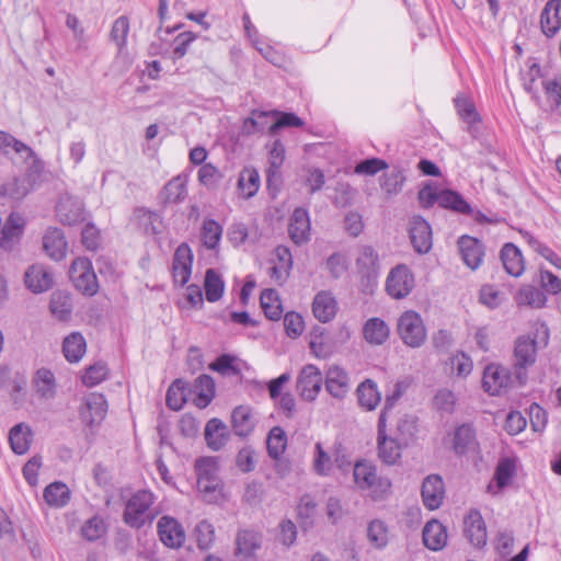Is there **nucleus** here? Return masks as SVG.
I'll return each instance as SVG.
<instances>
[{
  "instance_id": "4be33fe9",
  "label": "nucleus",
  "mask_w": 561,
  "mask_h": 561,
  "mask_svg": "<svg viewBox=\"0 0 561 561\" xmlns=\"http://www.w3.org/2000/svg\"><path fill=\"white\" fill-rule=\"evenodd\" d=\"M57 216L64 225H76L83 220L82 203L71 196H64L56 207Z\"/></svg>"
},
{
  "instance_id": "13d9d810",
  "label": "nucleus",
  "mask_w": 561,
  "mask_h": 561,
  "mask_svg": "<svg viewBox=\"0 0 561 561\" xmlns=\"http://www.w3.org/2000/svg\"><path fill=\"white\" fill-rule=\"evenodd\" d=\"M367 538L377 549H382L388 543V528L379 519L371 520L367 527Z\"/></svg>"
},
{
  "instance_id": "b1692460",
  "label": "nucleus",
  "mask_w": 561,
  "mask_h": 561,
  "mask_svg": "<svg viewBox=\"0 0 561 561\" xmlns=\"http://www.w3.org/2000/svg\"><path fill=\"white\" fill-rule=\"evenodd\" d=\"M26 287L35 294L48 290L53 285V276L49 271L39 264L32 265L24 276Z\"/></svg>"
},
{
  "instance_id": "9d476101",
  "label": "nucleus",
  "mask_w": 561,
  "mask_h": 561,
  "mask_svg": "<svg viewBox=\"0 0 561 561\" xmlns=\"http://www.w3.org/2000/svg\"><path fill=\"white\" fill-rule=\"evenodd\" d=\"M79 413L85 425L90 427L99 425L107 413V402L105 397L101 393L89 394L84 399Z\"/></svg>"
},
{
  "instance_id": "6e6552de",
  "label": "nucleus",
  "mask_w": 561,
  "mask_h": 561,
  "mask_svg": "<svg viewBox=\"0 0 561 561\" xmlns=\"http://www.w3.org/2000/svg\"><path fill=\"white\" fill-rule=\"evenodd\" d=\"M160 541L170 549H180L186 539L183 526L171 516H162L157 523Z\"/></svg>"
},
{
  "instance_id": "49530a36",
  "label": "nucleus",
  "mask_w": 561,
  "mask_h": 561,
  "mask_svg": "<svg viewBox=\"0 0 561 561\" xmlns=\"http://www.w3.org/2000/svg\"><path fill=\"white\" fill-rule=\"evenodd\" d=\"M516 302L518 306L542 308L547 302V297L545 293L537 287L524 286L516 295Z\"/></svg>"
},
{
  "instance_id": "72a5a7b5",
  "label": "nucleus",
  "mask_w": 561,
  "mask_h": 561,
  "mask_svg": "<svg viewBox=\"0 0 561 561\" xmlns=\"http://www.w3.org/2000/svg\"><path fill=\"white\" fill-rule=\"evenodd\" d=\"M228 430L225 423L218 419H211L205 426V439L213 450L221 449L228 442Z\"/></svg>"
},
{
  "instance_id": "39448f33",
  "label": "nucleus",
  "mask_w": 561,
  "mask_h": 561,
  "mask_svg": "<svg viewBox=\"0 0 561 561\" xmlns=\"http://www.w3.org/2000/svg\"><path fill=\"white\" fill-rule=\"evenodd\" d=\"M69 277L73 286L83 295L93 296L98 293V278L89 259H76L70 266Z\"/></svg>"
},
{
  "instance_id": "5fc2aeb1",
  "label": "nucleus",
  "mask_w": 561,
  "mask_h": 561,
  "mask_svg": "<svg viewBox=\"0 0 561 561\" xmlns=\"http://www.w3.org/2000/svg\"><path fill=\"white\" fill-rule=\"evenodd\" d=\"M165 401L171 410H181L186 402V383L181 379L173 381L167 391Z\"/></svg>"
},
{
  "instance_id": "8fccbe9b",
  "label": "nucleus",
  "mask_w": 561,
  "mask_h": 561,
  "mask_svg": "<svg viewBox=\"0 0 561 561\" xmlns=\"http://www.w3.org/2000/svg\"><path fill=\"white\" fill-rule=\"evenodd\" d=\"M260 301L265 316L270 320L276 321L280 319L283 309L278 294L275 289L263 290L260 297Z\"/></svg>"
},
{
  "instance_id": "774afa93",
  "label": "nucleus",
  "mask_w": 561,
  "mask_h": 561,
  "mask_svg": "<svg viewBox=\"0 0 561 561\" xmlns=\"http://www.w3.org/2000/svg\"><path fill=\"white\" fill-rule=\"evenodd\" d=\"M450 365L453 373L456 376L465 378L472 371L473 363L469 356H467L463 352L456 353L450 358Z\"/></svg>"
},
{
  "instance_id": "09e8293b",
  "label": "nucleus",
  "mask_w": 561,
  "mask_h": 561,
  "mask_svg": "<svg viewBox=\"0 0 561 561\" xmlns=\"http://www.w3.org/2000/svg\"><path fill=\"white\" fill-rule=\"evenodd\" d=\"M222 236V227L214 219H206L201 230V240L205 248L215 250L218 248Z\"/></svg>"
},
{
  "instance_id": "4d7b16f0",
  "label": "nucleus",
  "mask_w": 561,
  "mask_h": 561,
  "mask_svg": "<svg viewBox=\"0 0 561 561\" xmlns=\"http://www.w3.org/2000/svg\"><path fill=\"white\" fill-rule=\"evenodd\" d=\"M197 490L206 503L215 504L222 500L221 479L215 481H197Z\"/></svg>"
},
{
  "instance_id": "052dcab7",
  "label": "nucleus",
  "mask_w": 561,
  "mask_h": 561,
  "mask_svg": "<svg viewBox=\"0 0 561 561\" xmlns=\"http://www.w3.org/2000/svg\"><path fill=\"white\" fill-rule=\"evenodd\" d=\"M106 531V525L103 518L93 516L88 519L81 527V535L89 541L101 538Z\"/></svg>"
},
{
  "instance_id": "c756f323",
  "label": "nucleus",
  "mask_w": 561,
  "mask_h": 561,
  "mask_svg": "<svg viewBox=\"0 0 561 561\" xmlns=\"http://www.w3.org/2000/svg\"><path fill=\"white\" fill-rule=\"evenodd\" d=\"M363 335L367 343L381 345L389 339L390 329L382 319L370 318L363 327Z\"/></svg>"
},
{
  "instance_id": "f3484780",
  "label": "nucleus",
  "mask_w": 561,
  "mask_h": 561,
  "mask_svg": "<svg viewBox=\"0 0 561 561\" xmlns=\"http://www.w3.org/2000/svg\"><path fill=\"white\" fill-rule=\"evenodd\" d=\"M310 218L305 208H296L289 218L288 234L291 241L298 245L310 240Z\"/></svg>"
},
{
  "instance_id": "c9c22d12",
  "label": "nucleus",
  "mask_w": 561,
  "mask_h": 561,
  "mask_svg": "<svg viewBox=\"0 0 561 561\" xmlns=\"http://www.w3.org/2000/svg\"><path fill=\"white\" fill-rule=\"evenodd\" d=\"M476 446V432L470 425L462 424L455 430L453 449L457 455L467 454L473 450Z\"/></svg>"
},
{
  "instance_id": "864d4df0",
  "label": "nucleus",
  "mask_w": 561,
  "mask_h": 561,
  "mask_svg": "<svg viewBox=\"0 0 561 561\" xmlns=\"http://www.w3.org/2000/svg\"><path fill=\"white\" fill-rule=\"evenodd\" d=\"M205 295L209 302L218 301L225 290V282L220 275L213 268L206 271L205 274Z\"/></svg>"
},
{
  "instance_id": "c85d7f7f",
  "label": "nucleus",
  "mask_w": 561,
  "mask_h": 561,
  "mask_svg": "<svg viewBox=\"0 0 561 561\" xmlns=\"http://www.w3.org/2000/svg\"><path fill=\"white\" fill-rule=\"evenodd\" d=\"M33 386L36 394L44 400L55 398L57 391V383L55 375L47 368H39L34 378Z\"/></svg>"
},
{
  "instance_id": "0eeeda50",
  "label": "nucleus",
  "mask_w": 561,
  "mask_h": 561,
  "mask_svg": "<svg viewBox=\"0 0 561 561\" xmlns=\"http://www.w3.org/2000/svg\"><path fill=\"white\" fill-rule=\"evenodd\" d=\"M322 383L321 370L313 364H307L298 374L296 388L301 399L312 402L319 396Z\"/></svg>"
},
{
  "instance_id": "ea45409f",
  "label": "nucleus",
  "mask_w": 561,
  "mask_h": 561,
  "mask_svg": "<svg viewBox=\"0 0 561 561\" xmlns=\"http://www.w3.org/2000/svg\"><path fill=\"white\" fill-rule=\"evenodd\" d=\"M261 536L254 530H241L236 538V553L251 557L261 547Z\"/></svg>"
},
{
  "instance_id": "6ab92c4d",
  "label": "nucleus",
  "mask_w": 561,
  "mask_h": 561,
  "mask_svg": "<svg viewBox=\"0 0 561 561\" xmlns=\"http://www.w3.org/2000/svg\"><path fill=\"white\" fill-rule=\"evenodd\" d=\"M540 26L547 37L554 36L561 28V0H549L540 14Z\"/></svg>"
},
{
  "instance_id": "cd10ccee",
  "label": "nucleus",
  "mask_w": 561,
  "mask_h": 561,
  "mask_svg": "<svg viewBox=\"0 0 561 561\" xmlns=\"http://www.w3.org/2000/svg\"><path fill=\"white\" fill-rule=\"evenodd\" d=\"M260 174L253 167L243 168L238 176L237 190L239 195L249 199L253 197L260 188Z\"/></svg>"
},
{
  "instance_id": "20e7f679",
  "label": "nucleus",
  "mask_w": 561,
  "mask_h": 561,
  "mask_svg": "<svg viewBox=\"0 0 561 561\" xmlns=\"http://www.w3.org/2000/svg\"><path fill=\"white\" fill-rule=\"evenodd\" d=\"M397 331L402 342L412 348L421 347L427 337L424 321L414 310H407L399 317Z\"/></svg>"
},
{
  "instance_id": "338daca9",
  "label": "nucleus",
  "mask_w": 561,
  "mask_h": 561,
  "mask_svg": "<svg viewBox=\"0 0 561 561\" xmlns=\"http://www.w3.org/2000/svg\"><path fill=\"white\" fill-rule=\"evenodd\" d=\"M195 533L198 548L202 550L208 549L215 538L213 525L207 520H202L197 524Z\"/></svg>"
},
{
  "instance_id": "de8ad7c7",
  "label": "nucleus",
  "mask_w": 561,
  "mask_h": 561,
  "mask_svg": "<svg viewBox=\"0 0 561 561\" xmlns=\"http://www.w3.org/2000/svg\"><path fill=\"white\" fill-rule=\"evenodd\" d=\"M197 481L219 480V465L216 457H201L195 461Z\"/></svg>"
},
{
  "instance_id": "ddd939ff",
  "label": "nucleus",
  "mask_w": 561,
  "mask_h": 561,
  "mask_svg": "<svg viewBox=\"0 0 561 561\" xmlns=\"http://www.w3.org/2000/svg\"><path fill=\"white\" fill-rule=\"evenodd\" d=\"M324 385L330 396L344 399L351 389L350 376L343 367L332 365L325 371Z\"/></svg>"
},
{
  "instance_id": "f257e3e1",
  "label": "nucleus",
  "mask_w": 561,
  "mask_h": 561,
  "mask_svg": "<svg viewBox=\"0 0 561 561\" xmlns=\"http://www.w3.org/2000/svg\"><path fill=\"white\" fill-rule=\"evenodd\" d=\"M353 479L355 485L360 491L368 492L375 501L386 499L391 492L390 479L378 476L376 466L367 460H360L354 465Z\"/></svg>"
},
{
  "instance_id": "0e129e2a",
  "label": "nucleus",
  "mask_w": 561,
  "mask_h": 561,
  "mask_svg": "<svg viewBox=\"0 0 561 561\" xmlns=\"http://www.w3.org/2000/svg\"><path fill=\"white\" fill-rule=\"evenodd\" d=\"M237 358L227 354L220 355L215 362L209 365L211 370H215L224 376H234L240 373L237 366Z\"/></svg>"
},
{
  "instance_id": "bb28decb",
  "label": "nucleus",
  "mask_w": 561,
  "mask_h": 561,
  "mask_svg": "<svg viewBox=\"0 0 561 561\" xmlns=\"http://www.w3.org/2000/svg\"><path fill=\"white\" fill-rule=\"evenodd\" d=\"M537 345L534 339L529 336H520L515 344V366L518 368H527L536 362Z\"/></svg>"
},
{
  "instance_id": "a18cd8bd",
  "label": "nucleus",
  "mask_w": 561,
  "mask_h": 561,
  "mask_svg": "<svg viewBox=\"0 0 561 561\" xmlns=\"http://www.w3.org/2000/svg\"><path fill=\"white\" fill-rule=\"evenodd\" d=\"M128 33L129 20L124 15L117 18L111 30V39L117 46V57H122L126 53Z\"/></svg>"
},
{
  "instance_id": "412c9836",
  "label": "nucleus",
  "mask_w": 561,
  "mask_h": 561,
  "mask_svg": "<svg viewBox=\"0 0 561 561\" xmlns=\"http://www.w3.org/2000/svg\"><path fill=\"white\" fill-rule=\"evenodd\" d=\"M516 474V461L512 458H502L499 460L493 481L488 485V492L497 494L502 489L507 486Z\"/></svg>"
},
{
  "instance_id": "f03ea898",
  "label": "nucleus",
  "mask_w": 561,
  "mask_h": 561,
  "mask_svg": "<svg viewBox=\"0 0 561 561\" xmlns=\"http://www.w3.org/2000/svg\"><path fill=\"white\" fill-rule=\"evenodd\" d=\"M154 495L150 491H138L125 504L123 519L131 528H141L150 525L157 512L152 507Z\"/></svg>"
},
{
  "instance_id": "e433bc0d",
  "label": "nucleus",
  "mask_w": 561,
  "mask_h": 561,
  "mask_svg": "<svg viewBox=\"0 0 561 561\" xmlns=\"http://www.w3.org/2000/svg\"><path fill=\"white\" fill-rule=\"evenodd\" d=\"M87 351V343L83 335L79 332H72L65 337L62 352L66 359L70 363H78Z\"/></svg>"
},
{
  "instance_id": "c03bdc74",
  "label": "nucleus",
  "mask_w": 561,
  "mask_h": 561,
  "mask_svg": "<svg viewBox=\"0 0 561 561\" xmlns=\"http://www.w3.org/2000/svg\"><path fill=\"white\" fill-rule=\"evenodd\" d=\"M438 205L459 214L469 215L471 213V207L463 197L459 193L450 190L439 191Z\"/></svg>"
},
{
  "instance_id": "9b49d317",
  "label": "nucleus",
  "mask_w": 561,
  "mask_h": 561,
  "mask_svg": "<svg viewBox=\"0 0 561 561\" xmlns=\"http://www.w3.org/2000/svg\"><path fill=\"white\" fill-rule=\"evenodd\" d=\"M25 219L19 213H11L0 233V248L12 251L20 243L24 233Z\"/></svg>"
},
{
  "instance_id": "a19ab883",
  "label": "nucleus",
  "mask_w": 561,
  "mask_h": 561,
  "mask_svg": "<svg viewBox=\"0 0 561 561\" xmlns=\"http://www.w3.org/2000/svg\"><path fill=\"white\" fill-rule=\"evenodd\" d=\"M44 500L50 507L60 508L70 501V490L62 482H54L44 490Z\"/></svg>"
},
{
  "instance_id": "58836bf2",
  "label": "nucleus",
  "mask_w": 561,
  "mask_h": 561,
  "mask_svg": "<svg viewBox=\"0 0 561 561\" xmlns=\"http://www.w3.org/2000/svg\"><path fill=\"white\" fill-rule=\"evenodd\" d=\"M272 116V111H253L250 117H247L241 126V133L243 135L250 136L259 133L268 131L270 117Z\"/></svg>"
},
{
  "instance_id": "6e6d98bb",
  "label": "nucleus",
  "mask_w": 561,
  "mask_h": 561,
  "mask_svg": "<svg viewBox=\"0 0 561 561\" xmlns=\"http://www.w3.org/2000/svg\"><path fill=\"white\" fill-rule=\"evenodd\" d=\"M334 461L332 457L323 449L321 443L314 446L312 468L321 477H329L333 470Z\"/></svg>"
},
{
  "instance_id": "2f4dec72",
  "label": "nucleus",
  "mask_w": 561,
  "mask_h": 561,
  "mask_svg": "<svg viewBox=\"0 0 561 561\" xmlns=\"http://www.w3.org/2000/svg\"><path fill=\"white\" fill-rule=\"evenodd\" d=\"M194 403L197 408H206L215 397V381L208 375H201L193 385Z\"/></svg>"
},
{
  "instance_id": "aec40b11",
  "label": "nucleus",
  "mask_w": 561,
  "mask_h": 561,
  "mask_svg": "<svg viewBox=\"0 0 561 561\" xmlns=\"http://www.w3.org/2000/svg\"><path fill=\"white\" fill-rule=\"evenodd\" d=\"M313 316L322 323L331 321L337 312V301L329 290L319 291L312 302Z\"/></svg>"
},
{
  "instance_id": "dca6fc26",
  "label": "nucleus",
  "mask_w": 561,
  "mask_h": 561,
  "mask_svg": "<svg viewBox=\"0 0 561 561\" xmlns=\"http://www.w3.org/2000/svg\"><path fill=\"white\" fill-rule=\"evenodd\" d=\"M510 374L503 366L491 364L483 371L482 387L491 396H497L508 387Z\"/></svg>"
},
{
  "instance_id": "7ed1b4c3",
  "label": "nucleus",
  "mask_w": 561,
  "mask_h": 561,
  "mask_svg": "<svg viewBox=\"0 0 561 561\" xmlns=\"http://www.w3.org/2000/svg\"><path fill=\"white\" fill-rule=\"evenodd\" d=\"M356 268L364 293L371 294L380 275L379 255L370 245H362L356 257Z\"/></svg>"
},
{
  "instance_id": "603ef678",
  "label": "nucleus",
  "mask_w": 561,
  "mask_h": 561,
  "mask_svg": "<svg viewBox=\"0 0 561 561\" xmlns=\"http://www.w3.org/2000/svg\"><path fill=\"white\" fill-rule=\"evenodd\" d=\"M50 312L58 320H67L72 311L71 298L64 291H55L51 295L49 304Z\"/></svg>"
},
{
  "instance_id": "a211bd4d",
  "label": "nucleus",
  "mask_w": 561,
  "mask_h": 561,
  "mask_svg": "<svg viewBox=\"0 0 561 561\" xmlns=\"http://www.w3.org/2000/svg\"><path fill=\"white\" fill-rule=\"evenodd\" d=\"M458 248L463 263L471 270H477L483 260L484 249L482 243L472 237L462 236L458 240Z\"/></svg>"
},
{
  "instance_id": "a878e982",
  "label": "nucleus",
  "mask_w": 561,
  "mask_h": 561,
  "mask_svg": "<svg viewBox=\"0 0 561 561\" xmlns=\"http://www.w3.org/2000/svg\"><path fill=\"white\" fill-rule=\"evenodd\" d=\"M43 247L45 252L56 261L65 257L67 242L62 231L58 228H48L43 237Z\"/></svg>"
},
{
  "instance_id": "37998d69",
  "label": "nucleus",
  "mask_w": 561,
  "mask_h": 561,
  "mask_svg": "<svg viewBox=\"0 0 561 561\" xmlns=\"http://www.w3.org/2000/svg\"><path fill=\"white\" fill-rule=\"evenodd\" d=\"M285 160V147L280 140H275L268 149V169L267 182L271 183L274 179L279 178V169Z\"/></svg>"
},
{
  "instance_id": "4c0bfd02",
  "label": "nucleus",
  "mask_w": 561,
  "mask_h": 561,
  "mask_svg": "<svg viewBox=\"0 0 561 561\" xmlns=\"http://www.w3.org/2000/svg\"><path fill=\"white\" fill-rule=\"evenodd\" d=\"M9 442L12 450L18 455L25 454L31 446L32 431L21 423L13 426L9 433Z\"/></svg>"
},
{
  "instance_id": "5701e85b",
  "label": "nucleus",
  "mask_w": 561,
  "mask_h": 561,
  "mask_svg": "<svg viewBox=\"0 0 561 561\" xmlns=\"http://www.w3.org/2000/svg\"><path fill=\"white\" fill-rule=\"evenodd\" d=\"M504 270L513 277H519L525 271L522 251L511 242L505 243L500 252Z\"/></svg>"
},
{
  "instance_id": "7c9ffc66",
  "label": "nucleus",
  "mask_w": 561,
  "mask_h": 561,
  "mask_svg": "<svg viewBox=\"0 0 561 561\" xmlns=\"http://www.w3.org/2000/svg\"><path fill=\"white\" fill-rule=\"evenodd\" d=\"M0 151L7 156L14 152L24 161L35 158V152L31 147L10 133L2 130H0Z\"/></svg>"
},
{
  "instance_id": "e2e57ef3",
  "label": "nucleus",
  "mask_w": 561,
  "mask_h": 561,
  "mask_svg": "<svg viewBox=\"0 0 561 561\" xmlns=\"http://www.w3.org/2000/svg\"><path fill=\"white\" fill-rule=\"evenodd\" d=\"M107 374V366L102 362H98L85 369L82 376V382L87 387H94L102 382L106 378Z\"/></svg>"
},
{
  "instance_id": "79ce46f5",
  "label": "nucleus",
  "mask_w": 561,
  "mask_h": 561,
  "mask_svg": "<svg viewBox=\"0 0 561 561\" xmlns=\"http://www.w3.org/2000/svg\"><path fill=\"white\" fill-rule=\"evenodd\" d=\"M232 427L238 436L245 437L252 433L254 428V420L247 407H238L233 410Z\"/></svg>"
},
{
  "instance_id": "393cba45",
  "label": "nucleus",
  "mask_w": 561,
  "mask_h": 561,
  "mask_svg": "<svg viewBox=\"0 0 561 561\" xmlns=\"http://www.w3.org/2000/svg\"><path fill=\"white\" fill-rule=\"evenodd\" d=\"M423 542L433 551L442 550L447 542V531L442 523L436 519L427 522L423 528Z\"/></svg>"
},
{
  "instance_id": "69168bd1",
  "label": "nucleus",
  "mask_w": 561,
  "mask_h": 561,
  "mask_svg": "<svg viewBox=\"0 0 561 561\" xmlns=\"http://www.w3.org/2000/svg\"><path fill=\"white\" fill-rule=\"evenodd\" d=\"M325 268L329 271L333 278L337 279L347 272V257L340 252L333 253L328 257L325 262Z\"/></svg>"
},
{
  "instance_id": "f704fd0d",
  "label": "nucleus",
  "mask_w": 561,
  "mask_h": 561,
  "mask_svg": "<svg viewBox=\"0 0 561 561\" xmlns=\"http://www.w3.org/2000/svg\"><path fill=\"white\" fill-rule=\"evenodd\" d=\"M187 174H179L171 179L163 187L162 196L165 203L178 204L187 196Z\"/></svg>"
},
{
  "instance_id": "3c124183",
  "label": "nucleus",
  "mask_w": 561,
  "mask_h": 561,
  "mask_svg": "<svg viewBox=\"0 0 561 561\" xmlns=\"http://www.w3.org/2000/svg\"><path fill=\"white\" fill-rule=\"evenodd\" d=\"M287 447V436L285 431L279 426H274L268 432L266 438V448L270 457L278 459Z\"/></svg>"
},
{
  "instance_id": "f8f14e48",
  "label": "nucleus",
  "mask_w": 561,
  "mask_h": 561,
  "mask_svg": "<svg viewBox=\"0 0 561 561\" xmlns=\"http://www.w3.org/2000/svg\"><path fill=\"white\" fill-rule=\"evenodd\" d=\"M411 243L417 253L424 254L432 249V229L430 224L421 216H413L409 228Z\"/></svg>"
},
{
  "instance_id": "bf43d9fd",
  "label": "nucleus",
  "mask_w": 561,
  "mask_h": 561,
  "mask_svg": "<svg viewBox=\"0 0 561 561\" xmlns=\"http://www.w3.org/2000/svg\"><path fill=\"white\" fill-rule=\"evenodd\" d=\"M222 179V174L213 163H204L197 172V180L201 185L207 188H215Z\"/></svg>"
},
{
  "instance_id": "1a4fd4ad",
  "label": "nucleus",
  "mask_w": 561,
  "mask_h": 561,
  "mask_svg": "<svg viewBox=\"0 0 561 561\" xmlns=\"http://www.w3.org/2000/svg\"><path fill=\"white\" fill-rule=\"evenodd\" d=\"M386 412H380L378 420V456L380 460L389 466L394 465L401 458V446L396 439L386 435Z\"/></svg>"
},
{
  "instance_id": "680f3d73",
  "label": "nucleus",
  "mask_w": 561,
  "mask_h": 561,
  "mask_svg": "<svg viewBox=\"0 0 561 561\" xmlns=\"http://www.w3.org/2000/svg\"><path fill=\"white\" fill-rule=\"evenodd\" d=\"M272 116H278V118L268 127V134L271 135H275L278 129L284 127H301L304 125L302 119L294 113L272 111Z\"/></svg>"
},
{
  "instance_id": "473e14b6",
  "label": "nucleus",
  "mask_w": 561,
  "mask_h": 561,
  "mask_svg": "<svg viewBox=\"0 0 561 561\" xmlns=\"http://www.w3.org/2000/svg\"><path fill=\"white\" fill-rule=\"evenodd\" d=\"M356 394L359 405L367 411L375 410L381 401V393L377 383L371 379L360 382L356 389Z\"/></svg>"
},
{
  "instance_id": "2eb2a0df",
  "label": "nucleus",
  "mask_w": 561,
  "mask_h": 561,
  "mask_svg": "<svg viewBox=\"0 0 561 561\" xmlns=\"http://www.w3.org/2000/svg\"><path fill=\"white\" fill-rule=\"evenodd\" d=\"M463 533L472 546L481 548L488 539L486 526L478 510H471L463 519Z\"/></svg>"
},
{
  "instance_id": "4468645a",
  "label": "nucleus",
  "mask_w": 561,
  "mask_h": 561,
  "mask_svg": "<svg viewBox=\"0 0 561 561\" xmlns=\"http://www.w3.org/2000/svg\"><path fill=\"white\" fill-rule=\"evenodd\" d=\"M423 504L430 511L437 510L445 497V485L438 474L427 476L421 489Z\"/></svg>"
},
{
  "instance_id": "423d86ee",
  "label": "nucleus",
  "mask_w": 561,
  "mask_h": 561,
  "mask_svg": "<svg viewBox=\"0 0 561 561\" xmlns=\"http://www.w3.org/2000/svg\"><path fill=\"white\" fill-rule=\"evenodd\" d=\"M413 288L414 275L407 265L399 264L391 268L386 279V291L391 298H405Z\"/></svg>"
}]
</instances>
